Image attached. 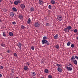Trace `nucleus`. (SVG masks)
Returning <instances> with one entry per match:
<instances>
[{"mask_svg":"<svg viewBox=\"0 0 78 78\" xmlns=\"http://www.w3.org/2000/svg\"><path fill=\"white\" fill-rule=\"evenodd\" d=\"M30 10L31 12L34 11V8L33 7H31L30 9Z\"/></svg>","mask_w":78,"mask_h":78,"instance_id":"nucleus-20","label":"nucleus"},{"mask_svg":"<svg viewBox=\"0 0 78 78\" xmlns=\"http://www.w3.org/2000/svg\"><path fill=\"white\" fill-rule=\"evenodd\" d=\"M46 26H49V25H50V24H49L48 23H46Z\"/></svg>","mask_w":78,"mask_h":78,"instance_id":"nucleus-39","label":"nucleus"},{"mask_svg":"<svg viewBox=\"0 0 78 78\" xmlns=\"http://www.w3.org/2000/svg\"><path fill=\"white\" fill-rule=\"evenodd\" d=\"M14 70L12 69V73H14Z\"/></svg>","mask_w":78,"mask_h":78,"instance_id":"nucleus-42","label":"nucleus"},{"mask_svg":"<svg viewBox=\"0 0 78 78\" xmlns=\"http://www.w3.org/2000/svg\"><path fill=\"white\" fill-rule=\"evenodd\" d=\"M9 35L10 36H13V33H12L11 32H9Z\"/></svg>","mask_w":78,"mask_h":78,"instance_id":"nucleus-23","label":"nucleus"},{"mask_svg":"<svg viewBox=\"0 0 78 78\" xmlns=\"http://www.w3.org/2000/svg\"><path fill=\"white\" fill-rule=\"evenodd\" d=\"M17 46L19 47V50H21L22 48V43L20 42L18 43Z\"/></svg>","mask_w":78,"mask_h":78,"instance_id":"nucleus-5","label":"nucleus"},{"mask_svg":"<svg viewBox=\"0 0 78 78\" xmlns=\"http://www.w3.org/2000/svg\"><path fill=\"white\" fill-rule=\"evenodd\" d=\"M31 75L32 76H35L36 75V73L34 72H32L31 73Z\"/></svg>","mask_w":78,"mask_h":78,"instance_id":"nucleus-8","label":"nucleus"},{"mask_svg":"<svg viewBox=\"0 0 78 78\" xmlns=\"http://www.w3.org/2000/svg\"><path fill=\"white\" fill-rule=\"evenodd\" d=\"M48 78H52V76L51 75H50L48 76Z\"/></svg>","mask_w":78,"mask_h":78,"instance_id":"nucleus-35","label":"nucleus"},{"mask_svg":"<svg viewBox=\"0 0 78 78\" xmlns=\"http://www.w3.org/2000/svg\"><path fill=\"white\" fill-rule=\"evenodd\" d=\"M55 47L56 48H57V49H58V48H59V45L58 44H57L55 45Z\"/></svg>","mask_w":78,"mask_h":78,"instance_id":"nucleus-24","label":"nucleus"},{"mask_svg":"<svg viewBox=\"0 0 78 78\" xmlns=\"http://www.w3.org/2000/svg\"><path fill=\"white\" fill-rule=\"evenodd\" d=\"M34 26L35 27H39L40 26V24L38 22L35 23L34 24Z\"/></svg>","mask_w":78,"mask_h":78,"instance_id":"nucleus-7","label":"nucleus"},{"mask_svg":"<svg viewBox=\"0 0 78 78\" xmlns=\"http://www.w3.org/2000/svg\"><path fill=\"white\" fill-rule=\"evenodd\" d=\"M57 18L59 21H61L62 20V16L60 15H58L57 16Z\"/></svg>","mask_w":78,"mask_h":78,"instance_id":"nucleus-2","label":"nucleus"},{"mask_svg":"<svg viewBox=\"0 0 78 78\" xmlns=\"http://www.w3.org/2000/svg\"><path fill=\"white\" fill-rule=\"evenodd\" d=\"M66 28H68L69 30H71V29L72 28V27L70 26H69L68 27H66Z\"/></svg>","mask_w":78,"mask_h":78,"instance_id":"nucleus-21","label":"nucleus"},{"mask_svg":"<svg viewBox=\"0 0 78 78\" xmlns=\"http://www.w3.org/2000/svg\"><path fill=\"white\" fill-rule=\"evenodd\" d=\"M28 67L27 66H24L23 68L24 70L25 71H27L28 70Z\"/></svg>","mask_w":78,"mask_h":78,"instance_id":"nucleus-10","label":"nucleus"},{"mask_svg":"<svg viewBox=\"0 0 78 78\" xmlns=\"http://www.w3.org/2000/svg\"><path fill=\"white\" fill-rule=\"evenodd\" d=\"M70 44H71V42H70V41H69L67 44V46H69V45H70Z\"/></svg>","mask_w":78,"mask_h":78,"instance_id":"nucleus-29","label":"nucleus"},{"mask_svg":"<svg viewBox=\"0 0 78 78\" xmlns=\"http://www.w3.org/2000/svg\"><path fill=\"white\" fill-rule=\"evenodd\" d=\"M48 8L49 9H51V5H49L48 6Z\"/></svg>","mask_w":78,"mask_h":78,"instance_id":"nucleus-33","label":"nucleus"},{"mask_svg":"<svg viewBox=\"0 0 78 78\" xmlns=\"http://www.w3.org/2000/svg\"><path fill=\"white\" fill-rule=\"evenodd\" d=\"M44 72L46 73H48L49 71L47 69H45L44 70Z\"/></svg>","mask_w":78,"mask_h":78,"instance_id":"nucleus-26","label":"nucleus"},{"mask_svg":"<svg viewBox=\"0 0 78 78\" xmlns=\"http://www.w3.org/2000/svg\"><path fill=\"white\" fill-rule=\"evenodd\" d=\"M10 16L11 17H13L14 16V13L13 12H11L10 13Z\"/></svg>","mask_w":78,"mask_h":78,"instance_id":"nucleus-13","label":"nucleus"},{"mask_svg":"<svg viewBox=\"0 0 78 78\" xmlns=\"http://www.w3.org/2000/svg\"><path fill=\"white\" fill-rule=\"evenodd\" d=\"M64 31H65V32H69V31H70L67 28H65L64 29Z\"/></svg>","mask_w":78,"mask_h":78,"instance_id":"nucleus-16","label":"nucleus"},{"mask_svg":"<svg viewBox=\"0 0 78 78\" xmlns=\"http://www.w3.org/2000/svg\"><path fill=\"white\" fill-rule=\"evenodd\" d=\"M3 28H5V27H3Z\"/></svg>","mask_w":78,"mask_h":78,"instance_id":"nucleus-49","label":"nucleus"},{"mask_svg":"<svg viewBox=\"0 0 78 78\" xmlns=\"http://www.w3.org/2000/svg\"><path fill=\"white\" fill-rule=\"evenodd\" d=\"M73 62L74 64L75 65H77V64H78V62L76 60H75L74 61H73Z\"/></svg>","mask_w":78,"mask_h":78,"instance_id":"nucleus-15","label":"nucleus"},{"mask_svg":"<svg viewBox=\"0 0 78 78\" xmlns=\"http://www.w3.org/2000/svg\"><path fill=\"white\" fill-rule=\"evenodd\" d=\"M18 18L20 19H23V16L21 15H20L19 16H18Z\"/></svg>","mask_w":78,"mask_h":78,"instance_id":"nucleus-14","label":"nucleus"},{"mask_svg":"<svg viewBox=\"0 0 78 78\" xmlns=\"http://www.w3.org/2000/svg\"><path fill=\"white\" fill-rule=\"evenodd\" d=\"M12 23L13 24V25H16V22H12Z\"/></svg>","mask_w":78,"mask_h":78,"instance_id":"nucleus-40","label":"nucleus"},{"mask_svg":"<svg viewBox=\"0 0 78 78\" xmlns=\"http://www.w3.org/2000/svg\"><path fill=\"white\" fill-rule=\"evenodd\" d=\"M74 33H77V32H78V30H77L76 29H75L74 30Z\"/></svg>","mask_w":78,"mask_h":78,"instance_id":"nucleus-32","label":"nucleus"},{"mask_svg":"<svg viewBox=\"0 0 78 78\" xmlns=\"http://www.w3.org/2000/svg\"><path fill=\"white\" fill-rule=\"evenodd\" d=\"M7 53H9V50H8L7 51Z\"/></svg>","mask_w":78,"mask_h":78,"instance_id":"nucleus-45","label":"nucleus"},{"mask_svg":"<svg viewBox=\"0 0 78 78\" xmlns=\"http://www.w3.org/2000/svg\"><path fill=\"white\" fill-rule=\"evenodd\" d=\"M0 22H1V19H0Z\"/></svg>","mask_w":78,"mask_h":78,"instance_id":"nucleus-48","label":"nucleus"},{"mask_svg":"<svg viewBox=\"0 0 78 78\" xmlns=\"http://www.w3.org/2000/svg\"><path fill=\"white\" fill-rule=\"evenodd\" d=\"M56 66H57V67H61V66H62V65L61 64H57L56 65Z\"/></svg>","mask_w":78,"mask_h":78,"instance_id":"nucleus-28","label":"nucleus"},{"mask_svg":"<svg viewBox=\"0 0 78 78\" xmlns=\"http://www.w3.org/2000/svg\"><path fill=\"white\" fill-rule=\"evenodd\" d=\"M14 56H15V57H17V54H16V53H14Z\"/></svg>","mask_w":78,"mask_h":78,"instance_id":"nucleus-37","label":"nucleus"},{"mask_svg":"<svg viewBox=\"0 0 78 78\" xmlns=\"http://www.w3.org/2000/svg\"><path fill=\"white\" fill-rule=\"evenodd\" d=\"M2 77V75L0 73V78H1Z\"/></svg>","mask_w":78,"mask_h":78,"instance_id":"nucleus-44","label":"nucleus"},{"mask_svg":"<svg viewBox=\"0 0 78 78\" xmlns=\"http://www.w3.org/2000/svg\"><path fill=\"white\" fill-rule=\"evenodd\" d=\"M12 9L13 11H15V12H16L17 11V9H16V8L15 7H13L12 8Z\"/></svg>","mask_w":78,"mask_h":78,"instance_id":"nucleus-22","label":"nucleus"},{"mask_svg":"<svg viewBox=\"0 0 78 78\" xmlns=\"http://www.w3.org/2000/svg\"><path fill=\"white\" fill-rule=\"evenodd\" d=\"M26 65H28V66H29V65H30V63H29V62H27V63H26Z\"/></svg>","mask_w":78,"mask_h":78,"instance_id":"nucleus-41","label":"nucleus"},{"mask_svg":"<svg viewBox=\"0 0 78 78\" xmlns=\"http://www.w3.org/2000/svg\"><path fill=\"white\" fill-rule=\"evenodd\" d=\"M40 78H44V77H41Z\"/></svg>","mask_w":78,"mask_h":78,"instance_id":"nucleus-47","label":"nucleus"},{"mask_svg":"<svg viewBox=\"0 0 78 78\" xmlns=\"http://www.w3.org/2000/svg\"><path fill=\"white\" fill-rule=\"evenodd\" d=\"M3 66H1L0 67V69H3Z\"/></svg>","mask_w":78,"mask_h":78,"instance_id":"nucleus-43","label":"nucleus"},{"mask_svg":"<svg viewBox=\"0 0 78 78\" xmlns=\"http://www.w3.org/2000/svg\"><path fill=\"white\" fill-rule=\"evenodd\" d=\"M2 35L3 36L5 37L6 36V34L5 33V32H2Z\"/></svg>","mask_w":78,"mask_h":78,"instance_id":"nucleus-27","label":"nucleus"},{"mask_svg":"<svg viewBox=\"0 0 78 78\" xmlns=\"http://www.w3.org/2000/svg\"><path fill=\"white\" fill-rule=\"evenodd\" d=\"M1 46L2 47H5V44H1Z\"/></svg>","mask_w":78,"mask_h":78,"instance_id":"nucleus-38","label":"nucleus"},{"mask_svg":"<svg viewBox=\"0 0 78 78\" xmlns=\"http://www.w3.org/2000/svg\"><path fill=\"white\" fill-rule=\"evenodd\" d=\"M2 2V0H0V3H1Z\"/></svg>","mask_w":78,"mask_h":78,"instance_id":"nucleus-46","label":"nucleus"},{"mask_svg":"<svg viewBox=\"0 0 78 78\" xmlns=\"http://www.w3.org/2000/svg\"><path fill=\"white\" fill-rule=\"evenodd\" d=\"M21 3V1L20 0H17L15 1L14 2V4L15 5H17L18 3Z\"/></svg>","mask_w":78,"mask_h":78,"instance_id":"nucleus-4","label":"nucleus"},{"mask_svg":"<svg viewBox=\"0 0 78 78\" xmlns=\"http://www.w3.org/2000/svg\"><path fill=\"white\" fill-rule=\"evenodd\" d=\"M74 46H75V45L73 44H72L71 45V47L72 48H73Z\"/></svg>","mask_w":78,"mask_h":78,"instance_id":"nucleus-31","label":"nucleus"},{"mask_svg":"<svg viewBox=\"0 0 78 78\" xmlns=\"http://www.w3.org/2000/svg\"><path fill=\"white\" fill-rule=\"evenodd\" d=\"M51 4H55V1H54L53 0H52L51 1Z\"/></svg>","mask_w":78,"mask_h":78,"instance_id":"nucleus-25","label":"nucleus"},{"mask_svg":"<svg viewBox=\"0 0 78 78\" xmlns=\"http://www.w3.org/2000/svg\"><path fill=\"white\" fill-rule=\"evenodd\" d=\"M42 44H46L47 45H50V42L47 40L42 43Z\"/></svg>","mask_w":78,"mask_h":78,"instance_id":"nucleus-6","label":"nucleus"},{"mask_svg":"<svg viewBox=\"0 0 78 78\" xmlns=\"http://www.w3.org/2000/svg\"><path fill=\"white\" fill-rule=\"evenodd\" d=\"M21 28L22 29H24L25 27L23 25H22L21 26Z\"/></svg>","mask_w":78,"mask_h":78,"instance_id":"nucleus-30","label":"nucleus"},{"mask_svg":"<svg viewBox=\"0 0 78 78\" xmlns=\"http://www.w3.org/2000/svg\"><path fill=\"white\" fill-rule=\"evenodd\" d=\"M58 34H56V35H55L54 36V39H57L58 37Z\"/></svg>","mask_w":78,"mask_h":78,"instance_id":"nucleus-17","label":"nucleus"},{"mask_svg":"<svg viewBox=\"0 0 78 78\" xmlns=\"http://www.w3.org/2000/svg\"><path fill=\"white\" fill-rule=\"evenodd\" d=\"M27 24H30V23H31V19L30 18H29L28 19V20L27 21Z\"/></svg>","mask_w":78,"mask_h":78,"instance_id":"nucleus-9","label":"nucleus"},{"mask_svg":"<svg viewBox=\"0 0 78 78\" xmlns=\"http://www.w3.org/2000/svg\"><path fill=\"white\" fill-rule=\"evenodd\" d=\"M57 70L58 72H62V69L60 67H58L57 69Z\"/></svg>","mask_w":78,"mask_h":78,"instance_id":"nucleus-12","label":"nucleus"},{"mask_svg":"<svg viewBox=\"0 0 78 78\" xmlns=\"http://www.w3.org/2000/svg\"><path fill=\"white\" fill-rule=\"evenodd\" d=\"M3 10L4 12H6L7 11V9H4Z\"/></svg>","mask_w":78,"mask_h":78,"instance_id":"nucleus-34","label":"nucleus"},{"mask_svg":"<svg viewBox=\"0 0 78 78\" xmlns=\"http://www.w3.org/2000/svg\"><path fill=\"white\" fill-rule=\"evenodd\" d=\"M21 8L22 9H24L25 8V5L23 4L21 5Z\"/></svg>","mask_w":78,"mask_h":78,"instance_id":"nucleus-18","label":"nucleus"},{"mask_svg":"<svg viewBox=\"0 0 78 78\" xmlns=\"http://www.w3.org/2000/svg\"><path fill=\"white\" fill-rule=\"evenodd\" d=\"M75 59V57L74 56H73L71 58L70 60L71 61H72L73 62V61H74V59Z\"/></svg>","mask_w":78,"mask_h":78,"instance_id":"nucleus-19","label":"nucleus"},{"mask_svg":"<svg viewBox=\"0 0 78 78\" xmlns=\"http://www.w3.org/2000/svg\"><path fill=\"white\" fill-rule=\"evenodd\" d=\"M68 66L67 67V69L68 71H72L73 69L72 68L73 67V66L72 65V64H69L68 65Z\"/></svg>","mask_w":78,"mask_h":78,"instance_id":"nucleus-1","label":"nucleus"},{"mask_svg":"<svg viewBox=\"0 0 78 78\" xmlns=\"http://www.w3.org/2000/svg\"><path fill=\"white\" fill-rule=\"evenodd\" d=\"M39 5H43V4H44V2L42 0H39Z\"/></svg>","mask_w":78,"mask_h":78,"instance_id":"nucleus-11","label":"nucleus"},{"mask_svg":"<svg viewBox=\"0 0 78 78\" xmlns=\"http://www.w3.org/2000/svg\"><path fill=\"white\" fill-rule=\"evenodd\" d=\"M31 49H32L33 50H34V47L33 46H32L31 47Z\"/></svg>","mask_w":78,"mask_h":78,"instance_id":"nucleus-36","label":"nucleus"},{"mask_svg":"<svg viewBox=\"0 0 78 78\" xmlns=\"http://www.w3.org/2000/svg\"><path fill=\"white\" fill-rule=\"evenodd\" d=\"M48 39V37L46 36H44L43 37V40L42 41V42L43 43L45 41H47V39Z\"/></svg>","mask_w":78,"mask_h":78,"instance_id":"nucleus-3","label":"nucleus"}]
</instances>
